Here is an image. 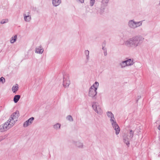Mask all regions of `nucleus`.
Segmentation results:
<instances>
[{
  "label": "nucleus",
  "instance_id": "9",
  "mask_svg": "<svg viewBox=\"0 0 160 160\" xmlns=\"http://www.w3.org/2000/svg\"><path fill=\"white\" fill-rule=\"evenodd\" d=\"M135 24V22H134L133 20H130L128 22V25L131 28L135 29L136 28Z\"/></svg>",
  "mask_w": 160,
  "mask_h": 160
},
{
  "label": "nucleus",
  "instance_id": "4",
  "mask_svg": "<svg viewBox=\"0 0 160 160\" xmlns=\"http://www.w3.org/2000/svg\"><path fill=\"white\" fill-rule=\"evenodd\" d=\"M99 86L98 82H96L89 88L88 92V96L92 97L93 99L96 98V96L97 94V90Z\"/></svg>",
  "mask_w": 160,
  "mask_h": 160
},
{
  "label": "nucleus",
  "instance_id": "14",
  "mask_svg": "<svg viewBox=\"0 0 160 160\" xmlns=\"http://www.w3.org/2000/svg\"><path fill=\"white\" fill-rule=\"evenodd\" d=\"M74 144L76 145L78 148H82L83 147L82 143L79 142H73Z\"/></svg>",
  "mask_w": 160,
  "mask_h": 160
},
{
  "label": "nucleus",
  "instance_id": "17",
  "mask_svg": "<svg viewBox=\"0 0 160 160\" xmlns=\"http://www.w3.org/2000/svg\"><path fill=\"white\" fill-rule=\"evenodd\" d=\"M12 91L13 92H15L18 89V85L16 84L15 86H13L12 88Z\"/></svg>",
  "mask_w": 160,
  "mask_h": 160
},
{
  "label": "nucleus",
  "instance_id": "25",
  "mask_svg": "<svg viewBox=\"0 0 160 160\" xmlns=\"http://www.w3.org/2000/svg\"><path fill=\"white\" fill-rule=\"evenodd\" d=\"M102 49L103 50L104 55L105 56H106L107 55V50L106 48H104V47L102 46Z\"/></svg>",
  "mask_w": 160,
  "mask_h": 160
},
{
  "label": "nucleus",
  "instance_id": "29",
  "mask_svg": "<svg viewBox=\"0 0 160 160\" xmlns=\"http://www.w3.org/2000/svg\"><path fill=\"white\" fill-rule=\"evenodd\" d=\"M79 0V2L82 3H83L84 2V0Z\"/></svg>",
  "mask_w": 160,
  "mask_h": 160
},
{
  "label": "nucleus",
  "instance_id": "15",
  "mask_svg": "<svg viewBox=\"0 0 160 160\" xmlns=\"http://www.w3.org/2000/svg\"><path fill=\"white\" fill-rule=\"evenodd\" d=\"M20 98V95H16L14 96L13 98V101L15 103H17L19 101Z\"/></svg>",
  "mask_w": 160,
  "mask_h": 160
},
{
  "label": "nucleus",
  "instance_id": "3",
  "mask_svg": "<svg viewBox=\"0 0 160 160\" xmlns=\"http://www.w3.org/2000/svg\"><path fill=\"white\" fill-rule=\"evenodd\" d=\"M107 115L108 117L110 118V121L111 123L112 127L115 130V133L118 135L120 131V128L115 120L113 114L110 111L107 112Z\"/></svg>",
  "mask_w": 160,
  "mask_h": 160
},
{
  "label": "nucleus",
  "instance_id": "31",
  "mask_svg": "<svg viewBox=\"0 0 160 160\" xmlns=\"http://www.w3.org/2000/svg\"><path fill=\"white\" fill-rule=\"evenodd\" d=\"M105 44H106L105 42H103L102 45H105Z\"/></svg>",
  "mask_w": 160,
  "mask_h": 160
},
{
  "label": "nucleus",
  "instance_id": "20",
  "mask_svg": "<svg viewBox=\"0 0 160 160\" xmlns=\"http://www.w3.org/2000/svg\"><path fill=\"white\" fill-rule=\"evenodd\" d=\"M60 127L61 125L59 123H57L53 126L54 128L56 130L59 129L60 128Z\"/></svg>",
  "mask_w": 160,
  "mask_h": 160
},
{
  "label": "nucleus",
  "instance_id": "16",
  "mask_svg": "<svg viewBox=\"0 0 160 160\" xmlns=\"http://www.w3.org/2000/svg\"><path fill=\"white\" fill-rule=\"evenodd\" d=\"M17 35H15L13 37H12L10 40V42L11 43H14L17 40Z\"/></svg>",
  "mask_w": 160,
  "mask_h": 160
},
{
  "label": "nucleus",
  "instance_id": "19",
  "mask_svg": "<svg viewBox=\"0 0 160 160\" xmlns=\"http://www.w3.org/2000/svg\"><path fill=\"white\" fill-rule=\"evenodd\" d=\"M142 21L139 22H135V25L136 26V28L141 26L142 24Z\"/></svg>",
  "mask_w": 160,
  "mask_h": 160
},
{
  "label": "nucleus",
  "instance_id": "5",
  "mask_svg": "<svg viewBox=\"0 0 160 160\" xmlns=\"http://www.w3.org/2000/svg\"><path fill=\"white\" fill-rule=\"evenodd\" d=\"M134 131L131 130L129 133L125 134L123 136V142L128 147L130 144L129 142L134 135Z\"/></svg>",
  "mask_w": 160,
  "mask_h": 160
},
{
  "label": "nucleus",
  "instance_id": "26",
  "mask_svg": "<svg viewBox=\"0 0 160 160\" xmlns=\"http://www.w3.org/2000/svg\"><path fill=\"white\" fill-rule=\"evenodd\" d=\"M95 2V0H90V5L91 6H92L93 5Z\"/></svg>",
  "mask_w": 160,
  "mask_h": 160
},
{
  "label": "nucleus",
  "instance_id": "23",
  "mask_svg": "<svg viewBox=\"0 0 160 160\" xmlns=\"http://www.w3.org/2000/svg\"><path fill=\"white\" fill-rule=\"evenodd\" d=\"M85 53L87 59H88L89 58V51L88 50H85Z\"/></svg>",
  "mask_w": 160,
  "mask_h": 160
},
{
  "label": "nucleus",
  "instance_id": "27",
  "mask_svg": "<svg viewBox=\"0 0 160 160\" xmlns=\"http://www.w3.org/2000/svg\"><path fill=\"white\" fill-rule=\"evenodd\" d=\"M0 82H2V83H4L5 82V78L3 77H2L0 78Z\"/></svg>",
  "mask_w": 160,
  "mask_h": 160
},
{
  "label": "nucleus",
  "instance_id": "13",
  "mask_svg": "<svg viewBox=\"0 0 160 160\" xmlns=\"http://www.w3.org/2000/svg\"><path fill=\"white\" fill-rule=\"evenodd\" d=\"M127 64V66H130L132 65L134 62L131 59H128L127 60H125Z\"/></svg>",
  "mask_w": 160,
  "mask_h": 160
},
{
  "label": "nucleus",
  "instance_id": "6",
  "mask_svg": "<svg viewBox=\"0 0 160 160\" xmlns=\"http://www.w3.org/2000/svg\"><path fill=\"white\" fill-rule=\"evenodd\" d=\"M92 107L95 112H96L98 114L101 115L102 113V111L101 106L99 105L98 102H93L92 105Z\"/></svg>",
  "mask_w": 160,
  "mask_h": 160
},
{
  "label": "nucleus",
  "instance_id": "32",
  "mask_svg": "<svg viewBox=\"0 0 160 160\" xmlns=\"http://www.w3.org/2000/svg\"><path fill=\"white\" fill-rule=\"evenodd\" d=\"M159 5H160V2H159Z\"/></svg>",
  "mask_w": 160,
  "mask_h": 160
},
{
  "label": "nucleus",
  "instance_id": "11",
  "mask_svg": "<svg viewBox=\"0 0 160 160\" xmlns=\"http://www.w3.org/2000/svg\"><path fill=\"white\" fill-rule=\"evenodd\" d=\"M61 2V0H52V4L56 7L59 5Z\"/></svg>",
  "mask_w": 160,
  "mask_h": 160
},
{
  "label": "nucleus",
  "instance_id": "1",
  "mask_svg": "<svg viewBox=\"0 0 160 160\" xmlns=\"http://www.w3.org/2000/svg\"><path fill=\"white\" fill-rule=\"evenodd\" d=\"M19 116V111H17L13 113L7 122L0 126V131L3 132L12 127L17 121Z\"/></svg>",
  "mask_w": 160,
  "mask_h": 160
},
{
  "label": "nucleus",
  "instance_id": "2",
  "mask_svg": "<svg viewBox=\"0 0 160 160\" xmlns=\"http://www.w3.org/2000/svg\"><path fill=\"white\" fill-rule=\"evenodd\" d=\"M144 38L140 36H136L124 42V44L129 48H136L141 45L143 42Z\"/></svg>",
  "mask_w": 160,
  "mask_h": 160
},
{
  "label": "nucleus",
  "instance_id": "12",
  "mask_svg": "<svg viewBox=\"0 0 160 160\" xmlns=\"http://www.w3.org/2000/svg\"><path fill=\"white\" fill-rule=\"evenodd\" d=\"M24 19L26 22H29L31 20V17L30 15H26L25 14H24Z\"/></svg>",
  "mask_w": 160,
  "mask_h": 160
},
{
  "label": "nucleus",
  "instance_id": "10",
  "mask_svg": "<svg viewBox=\"0 0 160 160\" xmlns=\"http://www.w3.org/2000/svg\"><path fill=\"white\" fill-rule=\"evenodd\" d=\"M43 49L42 48L41 45L37 47L35 49V52L40 54H42L43 52Z\"/></svg>",
  "mask_w": 160,
  "mask_h": 160
},
{
  "label": "nucleus",
  "instance_id": "18",
  "mask_svg": "<svg viewBox=\"0 0 160 160\" xmlns=\"http://www.w3.org/2000/svg\"><path fill=\"white\" fill-rule=\"evenodd\" d=\"M120 64L121 66V68H124L125 67L128 66L127 64L125 61H122L120 63Z\"/></svg>",
  "mask_w": 160,
  "mask_h": 160
},
{
  "label": "nucleus",
  "instance_id": "24",
  "mask_svg": "<svg viewBox=\"0 0 160 160\" xmlns=\"http://www.w3.org/2000/svg\"><path fill=\"white\" fill-rule=\"evenodd\" d=\"M67 119L69 121H70L72 122L73 121V119L71 115H68L67 117Z\"/></svg>",
  "mask_w": 160,
  "mask_h": 160
},
{
  "label": "nucleus",
  "instance_id": "7",
  "mask_svg": "<svg viewBox=\"0 0 160 160\" xmlns=\"http://www.w3.org/2000/svg\"><path fill=\"white\" fill-rule=\"evenodd\" d=\"M70 83L69 80V77L68 74H65L63 75V85L65 88L68 87Z\"/></svg>",
  "mask_w": 160,
  "mask_h": 160
},
{
  "label": "nucleus",
  "instance_id": "21",
  "mask_svg": "<svg viewBox=\"0 0 160 160\" xmlns=\"http://www.w3.org/2000/svg\"><path fill=\"white\" fill-rule=\"evenodd\" d=\"M109 0H102V3L104 6H107Z\"/></svg>",
  "mask_w": 160,
  "mask_h": 160
},
{
  "label": "nucleus",
  "instance_id": "28",
  "mask_svg": "<svg viewBox=\"0 0 160 160\" xmlns=\"http://www.w3.org/2000/svg\"><path fill=\"white\" fill-rule=\"evenodd\" d=\"M4 139V138L2 136L0 137V142Z\"/></svg>",
  "mask_w": 160,
  "mask_h": 160
},
{
  "label": "nucleus",
  "instance_id": "8",
  "mask_svg": "<svg viewBox=\"0 0 160 160\" xmlns=\"http://www.w3.org/2000/svg\"><path fill=\"white\" fill-rule=\"evenodd\" d=\"M34 120V118L32 117L29 118L28 120L24 122L23 124V127H26L31 125L32 122Z\"/></svg>",
  "mask_w": 160,
  "mask_h": 160
},
{
  "label": "nucleus",
  "instance_id": "22",
  "mask_svg": "<svg viewBox=\"0 0 160 160\" xmlns=\"http://www.w3.org/2000/svg\"><path fill=\"white\" fill-rule=\"evenodd\" d=\"M8 22V19H2L0 22V23L2 24H4L7 23Z\"/></svg>",
  "mask_w": 160,
  "mask_h": 160
},
{
  "label": "nucleus",
  "instance_id": "30",
  "mask_svg": "<svg viewBox=\"0 0 160 160\" xmlns=\"http://www.w3.org/2000/svg\"><path fill=\"white\" fill-rule=\"evenodd\" d=\"M158 128L160 130V125L158 127Z\"/></svg>",
  "mask_w": 160,
  "mask_h": 160
}]
</instances>
